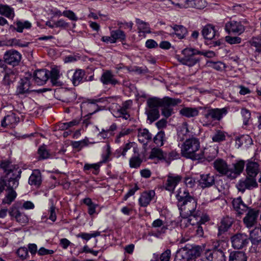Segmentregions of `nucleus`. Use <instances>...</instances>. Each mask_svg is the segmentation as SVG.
I'll list each match as a JSON object with an SVG mask.
<instances>
[{
    "mask_svg": "<svg viewBox=\"0 0 261 261\" xmlns=\"http://www.w3.org/2000/svg\"><path fill=\"white\" fill-rule=\"evenodd\" d=\"M17 254L22 259L28 256V249L25 247H20L17 251Z\"/></svg>",
    "mask_w": 261,
    "mask_h": 261,
    "instance_id": "obj_64",
    "label": "nucleus"
},
{
    "mask_svg": "<svg viewBox=\"0 0 261 261\" xmlns=\"http://www.w3.org/2000/svg\"><path fill=\"white\" fill-rule=\"evenodd\" d=\"M132 130L129 128H123L121 130V132L118 134V135L117 136L116 139H115V142L116 143H119L120 142V138L122 137H124L125 136H126L128 134H129L132 132Z\"/></svg>",
    "mask_w": 261,
    "mask_h": 261,
    "instance_id": "obj_60",
    "label": "nucleus"
},
{
    "mask_svg": "<svg viewBox=\"0 0 261 261\" xmlns=\"http://www.w3.org/2000/svg\"><path fill=\"white\" fill-rule=\"evenodd\" d=\"M212 139L214 142L224 141L226 139V133L222 130L217 129L212 137Z\"/></svg>",
    "mask_w": 261,
    "mask_h": 261,
    "instance_id": "obj_51",
    "label": "nucleus"
},
{
    "mask_svg": "<svg viewBox=\"0 0 261 261\" xmlns=\"http://www.w3.org/2000/svg\"><path fill=\"white\" fill-rule=\"evenodd\" d=\"M201 53L196 49L187 47L181 51V56H177L178 61L182 64L192 67L196 65L199 61V59L196 57V55Z\"/></svg>",
    "mask_w": 261,
    "mask_h": 261,
    "instance_id": "obj_5",
    "label": "nucleus"
},
{
    "mask_svg": "<svg viewBox=\"0 0 261 261\" xmlns=\"http://www.w3.org/2000/svg\"><path fill=\"white\" fill-rule=\"evenodd\" d=\"M105 100V99L103 98L90 100V102L87 104V108L89 109L94 108V109H95V110L92 112H89V114L85 116V117H87V118H86L84 120V123H86V125L89 124L88 119L89 118V116L92 115V114L95 113L96 112H97L98 111V109L97 108V105H96V103L99 102H103Z\"/></svg>",
    "mask_w": 261,
    "mask_h": 261,
    "instance_id": "obj_33",
    "label": "nucleus"
},
{
    "mask_svg": "<svg viewBox=\"0 0 261 261\" xmlns=\"http://www.w3.org/2000/svg\"><path fill=\"white\" fill-rule=\"evenodd\" d=\"M83 203L88 206V213L90 216H92L96 213V208L98 205L94 203L91 199L90 198H86L83 200Z\"/></svg>",
    "mask_w": 261,
    "mask_h": 261,
    "instance_id": "obj_46",
    "label": "nucleus"
},
{
    "mask_svg": "<svg viewBox=\"0 0 261 261\" xmlns=\"http://www.w3.org/2000/svg\"><path fill=\"white\" fill-rule=\"evenodd\" d=\"M49 79V71L46 69H39L34 73V79L38 85H43Z\"/></svg>",
    "mask_w": 261,
    "mask_h": 261,
    "instance_id": "obj_28",
    "label": "nucleus"
},
{
    "mask_svg": "<svg viewBox=\"0 0 261 261\" xmlns=\"http://www.w3.org/2000/svg\"><path fill=\"white\" fill-rule=\"evenodd\" d=\"M0 168L4 170V172L7 175H9L11 173H17V176H19L21 173L20 169L16 167L15 165L12 164L11 162L8 160L2 161L0 163Z\"/></svg>",
    "mask_w": 261,
    "mask_h": 261,
    "instance_id": "obj_21",
    "label": "nucleus"
},
{
    "mask_svg": "<svg viewBox=\"0 0 261 261\" xmlns=\"http://www.w3.org/2000/svg\"><path fill=\"white\" fill-rule=\"evenodd\" d=\"M59 76V70L57 68H52L50 72V79L53 85H61V83L58 81Z\"/></svg>",
    "mask_w": 261,
    "mask_h": 261,
    "instance_id": "obj_48",
    "label": "nucleus"
},
{
    "mask_svg": "<svg viewBox=\"0 0 261 261\" xmlns=\"http://www.w3.org/2000/svg\"><path fill=\"white\" fill-rule=\"evenodd\" d=\"M5 72L3 84L9 89L10 85L13 84L17 77V71L15 69L8 68Z\"/></svg>",
    "mask_w": 261,
    "mask_h": 261,
    "instance_id": "obj_23",
    "label": "nucleus"
},
{
    "mask_svg": "<svg viewBox=\"0 0 261 261\" xmlns=\"http://www.w3.org/2000/svg\"><path fill=\"white\" fill-rule=\"evenodd\" d=\"M68 75H72L71 81L74 86H77L81 83L84 82L85 71L81 69H76L73 72V70L68 71Z\"/></svg>",
    "mask_w": 261,
    "mask_h": 261,
    "instance_id": "obj_18",
    "label": "nucleus"
},
{
    "mask_svg": "<svg viewBox=\"0 0 261 261\" xmlns=\"http://www.w3.org/2000/svg\"><path fill=\"white\" fill-rule=\"evenodd\" d=\"M252 247L255 252H259L261 247V226L255 227L250 232L249 238Z\"/></svg>",
    "mask_w": 261,
    "mask_h": 261,
    "instance_id": "obj_15",
    "label": "nucleus"
},
{
    "mask_svg": "<svg viewBox=\"0 0 261 261\" xmlns=\"http://www.w3.org/2000/svg\"><path fill=\"white\" fill-rule=\"evenodd\" d=\"M3 59L6 64L15 67L19 65L21 59V55L16 50L10 49L5 53Z\"/></svg>",
    "mask_w": 261,
    "mask_h": 261,
    "instance_id": "obj_10",
    "label": "nucleus"
},
{
    "mask_svg": "<svg viewBox=\"0 0 261 261\" xmlns=\"http://www.w3.org/2000/svg\"><path fill=\"white\" fill-rule=\"evenodd\" d=\"M100 81L104 85H111L112 86L116 85H120V82L116 79L115 75L111 70H106L104 71L100 78Z\"/></svg>",
    "mask_w": 261,
    "mask_h": 261,
    "instance_id": "obj_17",
    "label": "nucleus"
},
{
    "mask_svg": "<svg viewBox=\"0 0 261 261\" xmlns=\"http://www.w3.org/2000/svg\"><path fill=\"white\" fill-rule=\"evenodd\" d=\"M200 252L196 249L188 250L185 248H180L176 253L175 261H189L193 258L199 256Z\"/></svg>",
    "mask_w": 261,
    "mask_h": 261,
    "instance_id": "obj_8",
    "label": "nucleus"
},
{
    "mask_svg": "<svg viewBox=\"0 0 261 261\" xmlns=\"http://www.w3.org/2000/svg\"><path fill=\"white\" fill-rule=\"evenodd\" d=\"M215 177L210 174H202L199 180L200 186L202 188H210L215 184Z\"/></svg>",
    "mask_w": 261,
    "mask_h": 261,
    "instance_id": "obj_30",
    "label": "nucleus"
},
{
    "mask_svg": "<svg viewBox=\"0 0 261 261\" xmlns=\"http://www.w3.org/2000/svg\"><path fill=\"white\" fill-rule=\"evenodd\" d=\"M0 14L12 19L14 17V10L8 5H0Z\"/></svg>",
    "mask_w": 261,
    "mask_h": 261,
    "instance_id": "obj_40",
    "label": "nucleus"
},
{
    "mask_svg": "<svg viewBox=\"0 0 261 261\" xmlns=\"http://www.w3.org/2000/svg\"><path fill=\"white\" fill-rule=\"evenodd\" d=\"M231 203L236 214L239 216L243 215L249 208L247 205L244 203L241 197L234 198Z\"/></svg>",
    "mask_w": 261,
    "mask_h": 261,
    "instance_id": "obj_26",
    "label": "nucleus"
},
{
    "mask_svg": "<svg viewBox=\"0 0 261 261\" xmlns=\"http://www.w3.org/2000/svg\"><path fill=\"white\" fill-rule=\"evenodd\" d=\"M180 155L175 150H172L168 152H165L164 162L168 165L175 160L179 158Z\"/></svg>",
    "mask_w": 261,
    "mask_h": 261,
    "instance_id": "obj_43",
    "label": "nucleus"
},
{
    "mask_svg": "<svg viewBox=\"0 0 261 261\" xmlns=\"http://www.w3.org/2000/svg\"><path fill=\"white\" fill-rule=\"evenodd\" d=\"M42 179L40 172L38 170L34 171L29 179V184L31 186L38 187L41 184Z\"/></svg>",
    "mask_w": 261,
    "mask_h": 261,
    "instance_id": "obj_37",
    "label": "nucleus"
},
{
    "mask_svg": "<svg viewBox=\"0 0 261 261\" xmlns=\"http://www.w3.org/2000/svg\"><path fill=\"white\" fill-rule=\"evenodd\" d=\"M169 99H161V98L153 97L149 98L147 100V106L146 108V114L147 116V120L150 123H152L160 117L159 108L160 105L167 104L171 101Z\"/></svg>",
    "mask_w": 261,
    "mask_h": 261,
    "instance_id": "obj_4",
    "label": "nucleus"
},
{
    "mask_svg": "<svg viewBox=\"0 0 261 261\" xmlns=\"http://www.w3.org/2000/svg\"><path fill=\"white\" fill-rule=\"evenodd\" d=\"M189 7L201 9L205 6V2L203 0H185Z\"/></svg>",
    "mask_w": 261,
    "mask_h": 261,
    "instance_id": "obj_49",
    "label": "nucleus"
},
{
    "mask_svg": "<svg viewBox=\"0 0 261 261\" xmlns=\"http://www.w3.org/2000/svg\"><path fill=\"white\" fill-rule=\"evenodd\" d=\"M100 235V232L95 231L92 233H88L86 232H82L76 235L77 238H81L83 240L88 241L93 237H96Z\"/></svg>",
    "mask_w": 261,
    "mask_h": 261,
    "instance_id": "obj_57",
    "label": "nucleus"
},
{
    "mask_svg": "<svg viewBox=\"0 0 261 261\" xmlns=\"http://www.w3.org/2000/svg\"><path fill=\"white\" fill-rule=\"evenodd\" d=\"M38 153L39 155V160L47 159L49 157V153L47 150L46 146L42 145L40 146L38 150Z\"/></svg>",
    "mask_w": 261,
    "mask_h": 261,
    "instance_id": "obj_56",
    "label": "nucleus"
},
{
    "mask_svg": "<svg viewBox=\"0 0 261 261\" xmlns=\"http://www.w3.org/2000/svg\"><path fill=\"white\" fill-rule=\"evenodd\" d=\"M181 154L182 156L192 160H199L204 158L203 151L200 149L199 139L193 137L186 139L182 144Z\"/></svg>",
    "mask_w": 261,
    "mask_h": 261,
    "instance_id": "obj_2",
    "label": "nucleus"
},
{
    "mask_svg": "<svg viewBox=\"0 0 261 261\" xmlns=\"http://www.w3.org/2000/svg\"><path fill=\"white\" fill-rule=\"evenodd\" d=\"M191 133L188 129V125L187 122H184L178 127L177 129V138L180 141H183L191 138Z\"/></svg>",
    "mask_w": 261,
    "mask_h": 261,
    "instance_id": "obj_29",
    "label": "nucleus"
},
{
    "mask_svg": "<svg viewBox=\"0 0 261 261\" xmlns=\"http://www.w3.org/2000/svg\"><path fill=\"white\" fill-rule=\"evenodd\" d=\"M19 118L14 113H10L6 115L1 121V126L6 127L8 126H12L17 123Z\"/></svg>",
    "mask_w": 261,
    "mask_h": 261,
    "instance_id": "obj_31",
    "label": "nucleus"
},
{
    "mask_svg": "<svg viewBox=\"0 0 261 261\" xmlns=\"http://www.w3.org/2000/svg\"><path fill=\"white\" fill-rule=\"evenodd\" d=\"M165 152L159 147H154L151 149L149 154V159L157 158L160 161H164Z\"/></svg>",
    "mask_w": 261,
    "mask_h": 261,
    "instance_id": "obj_39",
    "label": "nucleus"
},
{
    "mask_svg": "<svg viewBox=\"0 0 261 261\" xmlns=\"http://www.w3.org/2000/svg\"><path fill=\"white\" fill-rule=\"evenodd\" d=\"M9 214L11 217H14L16 221L20 223H26L29 221L27 216L21 212L15 204L10 208Z\"/></svg>",
    "mask_w": 261,
    "mask_h": 261,
    "instance_id": "obj_20",
    "label": "nucleus"
},
{
    "mask_svg": "<svg viewBox=\"0 0 261 261\" xmlns=\"http://www.w3.org/2000/svg\"><path fill=\"white\" fill-rule=\"evenodd\" d=\"M241 113L243 118V127L246 128L251 124V113L249 110L246 108H242Z\"/></svg>",
    "mask_w": 261,
    "mask_h": 261,
    "instance_id": "obj_45",
    "label": "nucleus"
},
{
    "mask_svg": "<svg viewBox=\"0 0 261 261\" xmlns=\"http://www.w3.org/2000/svg\"><path fill=\"white\" fill-rule=\"evenodd\" d=\"M175 35L179 39L184 38L188 34L187 29L181 25L175 24L173 27Z\"/></svg>",
    "mask_w": 261,
    "mask_h": 261,
    "instance_id": "obj_44",
    "label": "nucleus"
},
{
    "mask_svg": "<svg viewBox=\"0 0 261 261\" xmlns=\"http://www.w3.org/2000/svg\"><path fill=\"white\" fill-rule=\"evenodd\" d=\"M201 33L205 39L212 40L216 39L217 37L219 36V34L217 32L215 26L212 24H207L204 26Z\"/></svg>",
    "mask_w": 261,
    "mask_h": 261,
    "instance_id": "obj_27",
    "label": "nucleus"
},
{
    "mask_svg": "<svg viewBox=\"0 0 261 261\" xmlns=\"http://www.w3.org/2000/svg\"><path fill=\"white\" fill-rule=\"evenodd\" d=\"M152 227L154 228H161L160 230H158L156 232H152L149 234L151 236H154L155 237H159V236L163 233H165L167 229L166 227L164 225V222L160 219L155 220L152 223Z\"/></svg>",
    "mask_w": 261,
    "mask_h": 261,
    "instance_id": "obj_36",
    "label": "nucleus"
},
{
    "mask_svg": "<svg viewBox=\"0 0 261 261\" xmlns=\"http://www.w3.org/2000/svg\"><path fill=\"white\" fill-rule=\"evenodd\" d=\"M169 99L171 100L169 103L161 104L160 105V107H162V114L166 118L169 117L173 113V109L171 108L172 107L175 106L181 102V100L178 98H172L169 97H165L161 99Z\"/></svg>",
    "mask_w": 261,
    "mask_h": 261,
    "instance_id": "obj_16",
    "label": "nucleus"
},
{
    "mask_svg": "<svg viewBox=\"0 0 261 261\" xmlns=\"http://www.w3.org/2000/svg\"><path fill=\"white\" fill-rule=\"evenodd\" d=\"M31 88L32 84L30 79L28 77L21 79L17 86L15 95L19 97H25L34 91Z\"/></svg>",
    "mask_w": 261,
    "mask_h": 261,
    "instance_id": "obj_9",
    "label": "nucleus"
},
{
    "mask_svg": "<svg viewBox=\"0 0 261 261\" xmlns=\"http://www.w3.org/2000/svg\"><path fill=\"white\" fill-rule=\"evenodd\" d=\"M16 27L14 28V30L19 33H22L24 29H30L32 27L31 23L28 21H25L23 22L17 21L16 22Z\"/></svg>",
    "mask_w": 261,
    "mask_h": 261,
    "instance_id": "obj_54",
    "label": "nucleus"
},
{
    "mask_svg": "<svg viewBox=\"0 0 261 261\" xmlns=\"http://www.w3.org/2000/svg\"><path fill=\"white\" fill-rule=\"evenodd\" d=\"M246 172L249 177H255L259 172V165L254 162H249L246 166Z\"/></svg>",
    "mask_w": 261,
    "mask_h": 261,
    "instance_id": "obj_34",
    "label": "nucleus"
},
{
    "mask_svg": "<svg viewBox=\"0 0 261 261\" xmlns=\"http://www.w3.org/2000/svg\"><path fill=\"white\" fill-rule=\"evenodd\" d=\"M193 218H194L196 223H200L201 224H204L210 220L209 217L206 215H201V212L199 217Z\"/></svg>",
    "mask_w": 261,
    "mask_h": 261,
    "instance_id": "obj_61",
    "label": "nucleus"
},
{
    "mask_svg": "<svg viewBox=\"0 0 261 261\" xmlns=\"http://www.w3.org/2000/svg\"><path fill=\"white\" fill-rule=\"evenodd\" d=\"M110 34L112 35V37L115 43H116L117 40L123 42L126 40V35L125 33L120 29L112 31L110 32Z\"/></svg>",
    "mask_w": 261,
    "mask_h": 261,
    "instance_id": "obj_41",
    "label": "nucleus"
},
{
    "mask_svg": "<svg viewBox=\"0 0 261 261\" xmlns=\"http://www.w3.org/2000/svg\"><path fill=\"white\" fill-rule=\"evenodd\" d=\"M233 219L228 216L223 217L217 224V237L220 239H224L226 233L233 224Z\"/></svg>",
    "mask_w": 261,
    "mask_h": 261,
    "instance_id": "obj_11",
    "label": "nucleus"
},
{
    "mask_svg": "<svg viewBox=\"0 0 261 261\" xmlns=\"http://www.w3.org/2000/svg\"><path fill=\"white\" fill-rule=\"evenodd\" d=\"M177 200V206L180 211V215L189 217H199L200 211L197 210V200L191 195L186 189H179L176 195Z\"/></svg>",
    "mask_w": 261,
    "mask_h": 261,
    "instance_id": "obj_1",
    "label": "nucleus"
},
{
    "mask_svg": "<svg viewBox=\"0 0 261 261\" xmlns=\"http://www.w3.org/2000/svg\"><path fill=\"white\" fill-rule=\"evenodd\" d=\"M223 241H218L214 245L212 249L205 251L204 256L208 261H225L226 256L223 250L220 247L221 244H224Z\"/></svg>",
    "mask_w": 261,
    "mask_h": 261,
    "instance_id": "obj_6",
    "label": "nucleus"
},
{
    "mask_svg": "<svg viewBox=\"0 0 261 261\" xmlns=\"http://www.w3.org/2000/svg\"><path fill=\"white\" fill-rule=\"evenodd\" d=\"M181 179L182 176L180 175L169 173L167 176V179L164 182L163 187L166 190L173 193Z\"/></svg>",
    "mask_w": 261,
    "mask_h": 261,
    "instance_id": "obj_12",
    "label": "nucleus"
},
{
    "mask_svg": "<svg viewBox=\"0 0 261 261\" xmlns=\"http://www.w3.org/2000/svg\"><path fill=\"white\" fill-rule=\"evenodd\" d=\"M248 23V22L246 20L242 21L231 20L226 23L225 30L228 34L241 35L245 30V25Z\"/></svg>",
    "mask_w": 261,
    "mask_h": 261,
    "instance_id": "obj_7",
    "label": "nucleus"
},
{
    "mask_svg": "<svg viewBox=\"0 0 261 261\" xmlns=\"http://www.w3.org/2000/svg\"><path fill=\"white\" fill-rule=\"evenodd\" d=\"M180 113L182 116L190 118L196 116L198 115L199 112L195 108H184L180 111Z\"/></svg>",
    "mask_w": 261,
    "mask_h": 261,
    "instance_id": "obj_42",
    "label": "nucleus"
},
{
    "mask_svg": "<svg viewBox=\"0 0 261 261\" xmlns=\"http://www.w3.org/2000/svg\"><path fill=\"white\" fill-rule=\"evenodd\" d=\"M228 113V108H208L202 113L203 125L209 126L214 125V122L221 121Z\"/></svg>",
    "mask_w": 261,
    "mask_h": 261,
    "instance_id": "obj_3",
    "label": "nucleus"
},
{
    "mask_svg": "<svg viewBox=\"0 0 261 261\" xmlns=\"http://www.w3.org/2000/svg\"><path fill=\"white\" fill-rule=\"evenodd\" d=\"M155 195L153 190H149L143 192L141 193L139 198V204L141 207L147 206L153 200Z\"/></svg>",
    "mask_w": 261,
    "mask_h": 261,
    "instance_id": "obj_25",
    "label": "nucleus"
},
{
    "mask_svg": "<svg viewBox=\"0 0 261 261\" xmlns=\"http://www.w3.org/2000/svg\"><path fill=\"white\" fill-rule=\"evenodd\" d=\"M215 169L220 174L229 178V167L227 163L221 159L216 160L213 163Z\"/></svg>",
    "mask_w": 261,
    "mask_h": 261,
    "instance_id": "obj_22",
    "label": "nucleus"
},
{
    "mask_svg": "<svg viewBox=\"0 0 261 261\" xmlns=\"http://www.w3.org/2000/svg\"><path fill=\"white\" fill-rule=\"evenodd\" d=\"M236 186L239 191L244 193L246 189L251 190L257 188L258 184L255 177L247 175L245 179L240 180Z\"/></svg>",
    "mask_w": 261,
    "mask_h": 261,
    "instance_id": "obj_14",
    "label": "nucleus"
},
{
    "mask_svg": "<svg viewBox=\"0 0 261 261\" xmlns=\"http://www.w3.org/2000/svg\"><path fill=\"white\" fill-rule=\"evenodd\" d=\"M142 162L139 156H133L129 160V166L131 168H137L140 167Z\"/></svg>",
    "mask_w": 261,
    "mask_h": 261,
    "instance_id": "obj_58",
    "label": "nucleus"
},
{
    "mask_svg": "<svg viewBox=\"0 0 261 261\" xmlns=\"http://www.w3.org/2000/svg\"><path fill=\"white\" fill-rule=\"evenodd\" d=\"M138 141L142 144L146 145L151 140L152 135L146 128L139 129L138 134Z\"/></svg>",
    "mask_w": 261,
    "mask_h": 261,
    "instance_id": "obj_32",
    "label": "nucleus"
},
{
    "mask_svg": "<svg viewBox=\"0 0 261 261\" xmlns=\"http://www.w3.org/2000/svg\"><path fill=\"white\" fill-rule=\"evenodd\" d=\"M100 168V164L99 163L96 164H85L84 166V171H87L92 169L94 170V172L93 173L94 174H97L98 173V171L99 170Z\"/></svg>",
    "mask_w": 261,
    "mask_h": 261,
    "instance_id": "obj_59",
    "label": "nucleus"
},
{
    "mask_svg": "<svg viewBox=\"0 0 261 261\" xmlns=\"http://www.w3.org/2000/svg\"><path fill=\"white\" fill-rule=\"evenodd\" d=\"M17 194L13 190H10L5 198L3 199L2 203L4 204H10L15 199Z\"/></svg>",
    "mask_w": 261,
    "mask_h": 261,
    "instance_id": "obj_53",
    "label": "nucleus"
},
{
    "mask_svg": "<svg viewBox=\"0 0 261 261\" xmlns=\"http://www.w3.org/2000/svg\"><path fill=\"white\" fill-rule=\"evenodd\" d=\"M111 154V147L109 144H107L106 146V153L102 155V160L101 163H106L109 161L110 156Z\"/></svg>",
    "mask_w": 261,
    "mask_h": 261,
    "instance_id": "obj_62",
    "label": "nucleus"
},
{
    "mask_svg": "<svg viewBox=\"0 0 261 261\" xmlns=\"http://www.w3.org/2000/svg\"><path fill=\"white\" fill-rule=\"evenodd\" d=\"M171 257V250L166 249L160 255H159V261H169Z\"/></svg>",
    "mask_w": 261,
    "mask_h": 261,
    "instance_id": "obj_63",
    "label": "nucleus"
},
{
    "mask_svg": "<svg viewBox=\"0 0 261 261\" xmlns=\"http://www.w3.org/2000/svg\"><path fill=\"white\" fill-rule=\"evenodd\" d=\"M249 238L245 233H238L231 237L232 246L234 249H241L246 247L249 242Z\"/></svg>",
    "mask_w": 261,
    "mask_h": 261,
    "instance_id": "obj_13",
    "label": "nucleus"
},
{
    "mask_svg": "<svg viewBox=\"0 0 261 261\" xmlns=\"http://www.w3.org/2000/svg\"><path fill=\"white\" fill-rule=\"evenodd\" d=\"M20 177V175L18 176L17 173H13L12 176L9 178L8 182V187L10 190H13L16 188L19 184L18 180Z\"/></svg>",
    "mask_w": 261,
    "mask_h": 261,
    "instance_id": "obj_47",
    "label": "nucleus"
},
{
    "mask_svg": "<svg viewBox=\"0 0 261 261\" xmlns=\"http://www.w3.org/2000/svg\"><path fill=\"white\" fill-rule=\"evenodd\" d=\"M182 217V219L180 221V226L184 227H188L189 225L193 226L195 225L196 223L194 218L193 217H189V216L181 215Z\"/></svg>",
    "mask_w": 261,
    "mask_h": 261,
    "instance_id": "obj_55",
    "label": "nucleus"
},
{
    "mask_svg": "<svg viewBox=\"0 0 261 261\" xmlns=\"http://www.w3.org/2000/svg\"><path fill=\"white\" fill-rule=\"evenodd\" d=\"M136 22L138 25V29L139 30V32L146 33H150L148 23L140 20L139 18L136 19Z\"/></svg>",
    "mask_w": 261,
    "mask_h": 261,
    "instance_id": "obj_50",
    "label": "nucleus"
},
{
    "mask_svg": "<svg viewBox=\"0 0 261 261\" xmlns=\"http://www.w3.org/2000/svg\"><path fill=\"white\" fill-rule=\"evenodd\" d=\"M232 167H229V178L231 179L236 178L243 172L245 167V162L241 160L232 164Z\"/></svg>",
    "mask_w": 261,
    "mask_h": 261,
    "instance_id": "obj_24",
    "label": "nucleus"
},
{
    "mask_svg": "<svg viewBox=\"0 0 261 261\" xmlns=\"http://www.w3.org/2000/svg\"><path fill=\"white\" fill-rule=\"evenodd\" d=\"M246 253L241 251H233L229 253L228 261H247Z\"/></svg>",
    "mask_w": 261,
    "mask_h": 261,
    "instance_id": "obj_35",
    "label": "nucleus"
},
{
    "mask_svg": "<svg viewBox=\"0 0 261 261\" xmlns=\"http://www.w3.org/2000/svg\"><path fill=\"white\" fill-rule=\"evenodd\" d=\"M246 216L243 219L245 225L248 228L252 227L257 222L258 211L253 208H248Z\"/></svg>",
    "mask_w": 261,
    "mask_h": 261,
    "instance_id": "obj_19",
    "label": "nucleus"
},
{
    "mask_svg": "<svg viewBox=\"0 0 261 261\" xmlns=\"http://www.w3.org/2000/svg\"><path fill=\"white\" fill-rule=\"evenodd\" d=\"M153 141L157 146H163L165 142L167 141V138L164 131L162 130L159 131L153 138Z\"/></svg>",
    "mask_w": 261,
    "mask_h": 261,
    "instance_id": "obj_38",
    "label": "nucleus"
},
{
    "mask_svg": "<svg viewBox=\"0 0 261 261\" xmlns=\"http://www.w3.org/2000/svg\"><path fill=\"white\" fill-rule=\"evenodd\" d=\"M250 44L255 48V51L261 53V36L253 37L250 41Z\"/></svg>",
    "mask_w": 261,
    "mask_h": 261,
    "instance_id": "obj_52",
    "label": "nucleus"
}]
</instances>
